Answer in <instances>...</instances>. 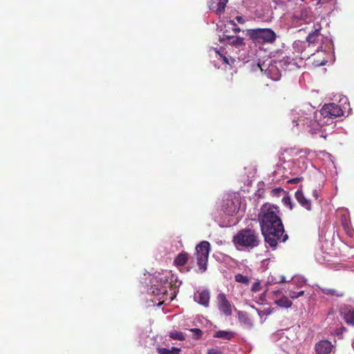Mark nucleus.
Returning <instances> with one entry per match:
<instances>
[{
  "label": "nucleus",
  "instance_id": "obj_1",
  "mask_svg": "<svg viewBox=\"0 0 354 354\" xmlns=\"http://www.w3.org/2000/svg\"><path fill=\"white\" fill-rule=\"evenodd\" d=\"M258 221L264 240L271 248H275L279 243H285L288 239L278 207L263 204L258 214Z\"/></svg>",
  "mask_w": 354,
  "mask_h": 354
},
{
  "label": "nucleus",
  "instance_id": "obj_2",
  "mask_svg": "<svg viewBox=\"0 0 354 354\" xmlns=\"http://www.w3.org/2000/svg\"><path fill=\"white\" fill-rule=\"evenodd\" d=\"M234 245L248 250L258 247L261 243L259 232L253 229L245 228L239 230L232 239Z\"/></svg>",
  "mask_w": 354,
  "mask_h": 354
},
{
  "label": "nucleus",
  "instance_id": "obj_3",
  "mask_svg": "<svg viewBox=\"0 0 354 354\" xmlns=\"http://www.w3.org/2000/svg\"><path fill=\"white\" fill-rule=\"evenodd\" d=\"M322 118H319V114L315 111L310 113H304L300 115L297 121V125L302 127L305 130L311 134L319 132L324 123L327 121H322Z\"/></svg>",
  "mask_w": 354,
  "mask_h": 354
},
{
  "label": "nucleus",
  "instance_id": "obj_4",
  "mask_svg": "<svg viewBox=\"0 0 354 354\" xmlns=\"http://www.w3.org/2000/svg\"><path fill=\"white\" fill-rule=\"evenodd\" d=\"M248 35L253 41L261 44H272L277 39L276 33L270 28L251 29Z\"/></svg>",
  "mask_w": 354,
  "mask_h": 354
},
{
  "label": "nucleus",
  "instance_id": "obj_5",
  "mask_svg": "<svg viewBox=\"0 0 354 354\" xmlns=\"http://www.w3.org/2000/svg\"><path fill=\"white\" fill-rule=\"evenodd\" d=\"M210 250V244L208 241H203L196 247V256L197 264L201 272L207 270V263Z\"/></svg>",
  "mask_w": 354,
  "mask_h": 354
},
{
  "label": "nucleus",
  "instance_id": "obj_6",
  "mask_svg": "<svg viewBox=\"0 0 354 354\" xmlns=\"http://www.w3.org/2000/svg\"><path fill=\"white\" fill-rule=\"evenodd\" d=\"M344 112L340 106L335 103L326 104L322 108L319 114L323 119H333L343 115Z\"/></svg>",
  "mask_w": 354,
  "mask_h": 354
},
{
  "label": "nucleus",
  "instance_id": "obj_7",
  "mask_svg": "<svg viewBox=\"0 0 354 354\" xmlns=\"http://www.w3.org/2000/svg\"><path fill=\"white\" fill-rule=\"evenodd\" d=\"M217 307L221 313L226 317L232 314V305L228 301L224 293H219L216 296Z\"/></svg>",
  "mask_w": 354,
  "mask_h": 354
},
{
  "label": "nucleus",
  "instance_id": "obj_8",
  "mask_svg": "<svg viewBox=\"0 0 354 354\" xmlns=\"http://www.w3.org/2000/svg\"><path fill=\"white\" fill-rule=\"evenodd\" d=\"M333 349L334 346L328 340H321L315 345L316 354H330L333 352Z\"/></svg>",
  "mask_w": 354,
  "mask_h": 354
},
{
  "label": "nucleus",
  "instance_id": "obj_9",
  "mask_svg": "<svg viewBox=\"0 0 354 354\" xmlns=\"http://www.w3.org/2000/svg\"><path fill=\"white\" fill-rule=\"evenodd\" d=\"M228 0H209L208 6L210 10L214 11L217 15H221L225 10Z\"/></svg>",
  "mask_w": 354,
  "mask_h": 354
},
{
  "label": "nucleus",
  "instance_id": "obj_10",
  "mask_svg": "<svg viewBox=\"0 0 354 354\" xmlns=\"http://www.w3.org/2000/svg\"><path fill=\"white\" fill-rule=\"evenodd\" d=\"M321 28H316L315 30L312 31L308 35L306 38V41L308 42L309 46L313 45V46L319 44L318 48H322V44L319 42L321 37Z\"/></svg>",
  "mask_w": 354,
  "mask_h": 354
},
{
  "label": "nucleus",
  "instance_id": "obj_11",
  "mask_svg": "<svg viewBox=\"0 0 354 354\" xmlns=\"http://www.w3.org/2000/svg\"><path fill=\"white\" fill-rule=\"evenodd\" d=\"M295 198L297 202L305 209L308 211L311 210V203L310 200H308L304 195L301 189H298L295 194Z\"/></svg>",
  "mask_w": 354,
  "mask_h": 354
},
{
  "label": "nucleus",
  "instance_id": "obj_12",
  "mask_svg": "<svg viewBox=\"0 0 354 354\" xmlns=\"http://www.w3.org/2000/svg\"><path fill=\"white\" fill-rule=\"evenodd\" d=\"M195 298L196 301L201 305H203L205 307L209 306L210 299V294L209 290H202L201 292H198V296H196Z\"/></svg>",
  "mask_w": 354,
  "mask_h": 354
},
{
  "label": "nucleus",
  "instance_id": "obj_13",
  "mask_svg": "<svg viewBox=\"0 0 354 354\" xmlns=\"http://www.w3.org/2000/svg\"><path fill=\"white\" fill-rule=\"evenodd\" d=\"M151 293L158 297V299H163L164 296L167 293V288L165 285H161L160 287H158L157 285L153 284L151 288Z\"/></svg>",
  "mask_w": 354,
  "mask_h": 354
},
{
  "label": "nucleus",
  "instance_id": "obj_14",
  "mask_svg": "<svg viewBox=\"0 0 354 354\" xmlns=\"http://www.w3.org/2000/svg\"><path fill=\"white\" fill-rule=\"evenodd\" d=\"M222 40H227L231 45L234 46H242L245 45L244 39L240 37L224 35Z\"/></svg>",
  "mask_w": 354,
  "mask_h": 354
},
{
  "label": "nucleus",
  "instance_id": "obj_15",
  "mask_svg": "<svg viewBox=\"0 0 354 354\" xmlns=\"http://www.w3.org/2000/svg\"><path fill=\"white\" fill-rule=\"evenodd\" d=\"M274 303L279 307L288 308L292 305V301L286 296L282 295L280 298L275 299Z\"/></svg>",
  "mask_w": 354,
  "mask_h": 354
},
{
  "label": "nucleus",
  "instance_id": "obj_16",
  "mask_svg": "<svg viewBox=\"0 0 354 354\" xmlns=\"http://www.w3.org/2000/svg\"><path fill=\"white\" fill-rule=\"evenodd\" d=\"M189 259V255L187 252L183 251L174 259V263L177 266H185Z\"/></svg>",
  "mask_w": 354,
  "mask_h": 354
},
{
  "label": "nucleus",
  "instance_id": "obj_17",
  "mask_svg": "<svg viewBox=\"0 0 354 354\" xmlns=\"http://www.w3.org/2000/svg\"><path fill=\"white\" fill-rule=\"evenodd\" d=\"M238 317L242 324H243L245 326L248 328H251L252 326V322L250 318L248 317V315L246 312L239 311L238 312Z\"/></svg>",
  "mask_w": 354,
  "mask_h": 354
},
{
  "label": "nucleus",
  "instance_id": "obj_18",
  "mask_svg": "<svg viewBox=\"0 0 354 354\" xmlns=\"http://www.w3.org/2000/svg\"><path fill=\"white\" fill-rule=\"evenodd\" d=\"M343 314L346 323L354 326V309L346 308Z\"/></svg>",
  "mask_w": 354,
  "mask_h": 354
},
{
  "label": "nucleus",
  "instance_id": "obj_19",
  "mask_svg": "<svg viewBox=\"0 0 354 354\" xmlns=\"http://www.w3.org/2000/svg\"><path fill=\"white\" fill-rule=\"evenodd\" d=\"M234 337V333L231 331L218 330L214 334V337L230 340Z\"/></svg>",
  "mask_w": 354,
  "mask_h": 354
},
{
  "label": "nucleus",
  "instance_id": "obj_20",
  "mask_svg": "<svg viewBox=\"0 0 354 354\" xmlns=\"http://www.w3.org/2000/svg\"><path fill=\"white\" fill-rule=\"evenodd\" d=\"M158 354H179L181 351L180 348L172 346L170 349L164 347H158L156 348Z\"/></svg>",
  "mask_w": 354,
  "mask_h": 354
},
{
  "label": "nucleus",
  "instance_id": "obj_21",
  "mask_svg": "<svg viewBox=\"0 0 354 354\" xmlns=\"http://www.w3.org/2000/svg\"><path fill=\"white\" fill-rule=\"evenodd\" d=\"M267 74L270 76V78L273 80H277L279 79L280 74L278 68L274 65H270L266 70Z\"/></svg>",
  "mask_w": 354,
  "mask_h": 354
},
{
  "label": "nucleus",
  "instance_id": "obj_22",
  "mask_svg": "<svg viewBox=\"0 0 354 354\" xmlns=\"http://www.w3.org/2000/svg\"><path fill=\"white\" fill-rule=\"evenodd\" d=\"M323 293L327 295L335 296L337 297H341L344 296V292L342 291H339L333 288H324L322 289Z\"/></svg>",
  "mask_w": 354,
  "mask_h": 354
},
{
  "label": "nucleus",
  "instance_id": "obj_23",
  "mask_svg": "<svg viewBox=\"0 0 354 354\" xmlns=\"http://www.w3.org/2000/svg\"><path fill=\"white\" fill-rule=\"evenodd\" d=\"M169 336L170 338L176 340L183 341L185 339L183 333L180 331L171 330L169 332Z\"/></svg>",
  "mask_w": 354,
  "mask_h": 354
},
{
  "label": "nucleus",
  "instance_id": "obj_24",
  "mask_svg": "<svg viewBox=\"0 0 354 354\" xmlns=\"http://www.w3.org/2000/svg\"><path fill=\"white\" fill-rule=\"evenodd\" d=\"M235 281L238 283L248 285L250 283V279L241 274H236L234 276Z\"/></svg>",
  "mask_w": 354,
  "mask_h": 354
},
{
  "label": "nucleus",
  "instance_id": "obj_25",
  "mask_svg": "<svg viewBox=\"0 0 354 354\" xmlns=\"http://www.w3.org/2000/svg\"><path fill=\"white\" fill-rule=\"evenodd\" d=\"M190 331L193 333V339H200L203 334V331L199 328H192Z\"/></svg>",
  "mask_w": 354,
  "mask_h": 354
},
{
  "label": "nucleus",
  "instance_id": "obj_26",
  "mask_svg": "<svg viewBox=\"0 0 354 354\" xmlns=\"http://www.w3.org/2000/svg\"><path fill=\"white\" fill-rule=\"evenodd\" d=\"M304 295V291L301 290L299 292L290 291L289 296L291 299H295Z\"/></svg>",
  "mask_w": 354,
  "mask_h": 354
},
{
  "label": "nucleus",
  "instance_id": "obj_27",
  "mask_svg": "<svg viewBox=\"0 0 354 354\" xmlns=\"http://www.w3.org/2000/svg\"><path fill=\"white\" fill-rule=\"evenodd\" d=\"M282 201L283 204L286 206H288L290 209H292V204L291 202V198L289 196H285L283 197Z\"/></svg>",
  "mask_w": 354,
  "mask_h": 354
},
{
  "label": "nucleus",
  "instance_id": "obj_28",
  "mask_svg": "<svg viewBox=\"0 0 354 354\" xmlns=\"http://www.w3.org/2000/svg\"><path fill=\"white\" fill-rule=\"evenodd\" d=\"M284 192V190L281 187L272 189L271 190V195L272 196H279L280 194Z\"/></svg>",
  "mask_w": 354,
  "mask_h": 354
},
{
  "label": "nucleus",
  "instance_id": "obj_29",
  "mask_svg": "<svg viewBox=\"0 0 354 354\" xmlns=\"http://www.w3.org/2000/svg\"><path fill=\"white\" fill-rule=\"evenodd\" d=\"M207 354H222V352L218 348H212L207 350Z\"/></svg>",
  "mask_w": 354,
  "mask_h": 354
},
{
  "label": "nucleus",
  "instance_id": "obj_30",
  "mask_svg": "<svg viewBox=\"0 0 354 354\" xmlns=\"http://www.w3.org/2000/svg\"><path fill=\"white\" fill-rule=\"evenodd\" d=\"M260 289H261V285L259 281H256L252 284V288H251L252 291L258 292L260 290Z\"/></svg>",
  "mask_w": 354,
  "mask_h": 354
},
{
  "label": "nucleus",
  "instance_id": "obj_31",
  "mask_svg": "<svg viewBox=\"0 0 354 354\" xmlns=\"http://www.w3.org/2000/svg\"><path fill=\"white\" fill-rule=\"evenodd\" d=\"M301 180V178H292V179L288 180V183H291V184H295V183L300 182Z\"/></svg>",
  "mask_w": 354,
  "mask_h": 354
},
{
  "label": "nucleus",
  "instance_id": "obj_32",
  "mask_svg": "<svg viewBox=\"0 0 354 354\" xmlns=\"http://www.w3.org/2000/svg\"><path fill=\"white\" fill-rule=\"evenodd\" d=\"M313 196H314L315 200H317L319 198V192L317 189H314L313 192Z\"/></svg>",
  "mask_w": 354,
  "mask_h": 354
},
{
  "label": "nucleus",
  "instance_id": "obj_33",
  "mask_svg": "<svg viewBox=\"0 0 354 354\" xmlns=\"http://www.w3.org/2000/svg\"><path fill=\"white\" fill-rule=\"evenodd\" d=\"M236 20H237V21H238L239 23H240V24H243V23L244 22V20H243V17H241V16H237V17H236Z\"/></svg>",
  "mask_w": 354,
  "mask_h": 354
},
{
  "label": "nucleus",
  "instance_id": "obj_34",
  "mask_svg": "<svg viewBox=\"0 0 354 354\" xmlns=\"http://www.w3.org/2000/svg\"><path fill=\"white\" fill-rule=\"evenodd\" d=\"M272 293L275 297H277L278 295H280L281 294V291L279 290L273 291Z\"/></svg>",
  "mask_w": 354,
  "mask_h": 354
},
{
  "label": "nucleus",
  "instance_id": "obj_35",
  "mask_svg": "<svg viewBox=\"0 0 354 354\" xmlns=\"http://www.w3.org/2000/svg\"><path fill=\"white\" fill-rule=\"evenodd\" d=\"M284 281H285V277L283 276H281L280 280L278 282L283 283Z\"/></svg>",
  "mask_w": 354,
  "mask_h": 354
},
{
  "label": "nucleus",
  "instance_id": "obj_36",
  "mask_svg": "<svg viewBox=\"0 0 354 354\" xmlns=\"http://www.w3.org/2000/svg\"><path fill=\"white\" fill-rule=\"evenodd\" d=\"M223 60L225 63H228V60H227V58L226 57H223Z\"/></svg>",
  "mask_w": 354,
  "mask_h": 354
},
{
  "label": "nucleus",
  "instance_id": "obj_37",
  "mask_svg": "<svg viewBox=\"0 0 354 354\" xmlns=\"http://www.w3.org/2000/svg\"><path fill=\"white\" fill-rule=\"evenodd\" d=\"M320 64H321V65H324V64H325V62H322Z\"/></svg>",
  "mask_w": 354,
  "mask_h": 354
},
{
  "label": "nucleus",
  "instance_id": "obj_38",
  "mask_svg": "<svg viewBox=\"0 0 354 354\" xmlns=\"http://www.w3.org/2000/svg\"><path fill=\"white\" fill-rule=\"evenodd\" d=\"M259 66L260 67L261 71H263V68L261 67V66L259 64Z\"/></svg>",
  "mask_w": 354,
  "mask_h": 354
}]
</instances>
